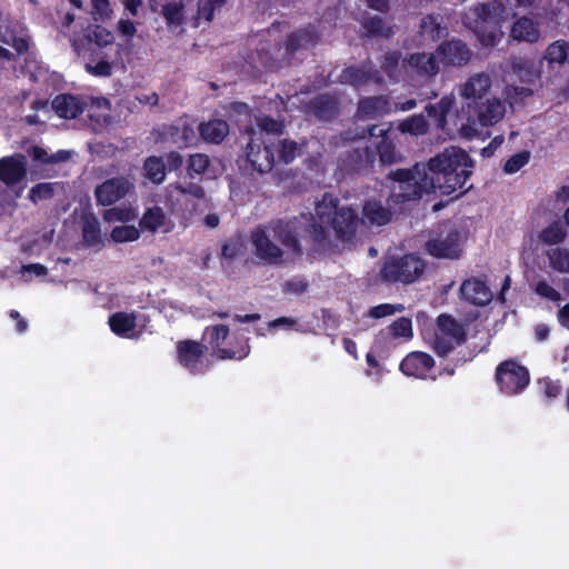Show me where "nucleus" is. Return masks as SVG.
Returning a JSON list of instances; mask_svg holds the SVG:
<instances>
[{"label": "nucleus", "instance_id": "obj_1", "mask_svg": "<svg viewBox=\"0 0 569 569\" xmlns=\"http://www.w3.org/2000/svg\"><path fill=\"white\" fill-rule=\"evenodd\" d=\"M472 167L473 161L466 151L447 148L430 159L427 168L415 166L412 170L391 172L390 177L398 182L392 188V197L399 202L420 197L422 192L451 194L465 187Z\"/></svg>", "mask_w": 569, "mask_h": 569}, {"label": "nucleus", "instance_id": "obj_2", "mask_svg": "<svg viewBox=\"0 0 569 569\" xmlns=\"http://www.w3.org/2000/svg\"><path fill=\"white\" fill-rule=\"evenodd\" d=\"M313 224L319 227L316 213L287 220H274L256 227L249 237L251 252L258 262L264 266L281 267L292 262L301 254L299 236L302 231L312 237Z\"/></svg>", "mask_w": 569, "mask_h": 569}, {"label": "nucleus", "instance_id": "obj_3", "mask_svg": "<svg viewBox=\"0 0 569 569\" xmlns=\"http://www.w3.org/2000/svg\"><path fill=\"white\" fill-rule=\"evenodd\" d=\"M316 217L319 229L313 224L312 237L317 243L330 241L335 234L342 242H350L361 223L370 226H385L391 220V211L380 200L370 199L362 208V220L356 211L349 207L338 208L337 199L326 194L316 203Z\"/></svg>", "mask_w": 569, "mask_h": 569}, {"label": "nucleus", "instance_id": "obj_4", "mask_svg": "<svg viewBox=\"0 0 569 569\" xmlns=\"http://www.w3.org/2000/svg\"><path fill=\"white\" fill-rule=\"evenodd\" d=\"M501 0L483 1L465 13L463 24L470 29L483 47H495L503 37L501 28L506 20Z\"/></svg>", "mask_w": 569, "mask_h": 569}, {"label": "nucleus", "instance_id": "obj_5", "mask_svg": "<svg viewBox=\"0 0 569 569\" xmlns=\"http://www.w3.org/2000/svg\"><path fill=\"white\" fill-rule=\"evenodd\" d=\"M476 114L475 119L470 117L459 118V133L461 137L471 139L478 134L477 123L482 127L495 126L500 122L507 112V103L500 98H488L483 101L476 102L473 106Z\"/></svg>", "mask_w": 569, "mask_h": 569}, {"label": "nucleus", "instance_id": "obj_6", "mask_svg": "<svg viewBox=\"0 0 569 569\" xmlns=\"http://www.w3.org/2000/svg\"><path fill=\"white\" fill-rule=\"evenodd\" d=\"M466 338V330L462 325L458 323L448 315H440L437 319V329L432 339L433 350L446 356L453 348L461 345Z\"/></svg>", "mask_w": 569, "mask_h": 569}, {"label": "nucleus", "instance_id": "obj_7", "mask_svg": "<svg viewBox=\"0 0 569 569\" xmlns=\"http://www.w3.org/2000/svg\"><path fill=\"white\" fill-rule=\"evenodd\" d=\"M425 269L423 261L415 254L387 261L382 268V278L387 281L409 284L418 280Z\"/></svg>", "mask_w": 569, "mask_h": 569}, {"label": "nucleus", "instance_id": "obj_8", "mask_svg": "<svg viewBox=\"0 0 569 569\" xmlns=\"http://www.w3.org/2000/svg\"><path fill=\"white\" fill-rule=\"evenodd\" d=\"M496 381L506 395L521 392L530 381L527 368L515 361H505L496 370Z\"/></svg>", "mask_w": 569, "mask_h": 569}, {"label": "nucleus", "instance_id": "obj_9", "mask_svg": "<svg viewBox=\"0 0 569 569\" xmlns=\"http://www.w3.org/2000/svg\"><path fill=\"white\" fill-rule=\"evenodd\" d=\"M426 249L435 258L457 259L462 251L461 236L457 230L449 229L429 239Z\"/></svg>", "mask_w": 569, "mask_h": 569}, {"label": "nucleus", "instance_id": "obj_10", "mask_svg": "<svg viewBox=\"0 0 569 569\" xmlns=\"http://www.w3.org/2000/svg\"><path fill=\"white\" fill-rule=\"evenodd\" d=\"M133 189V182L124 177L111 178L97 186L94 196L98 204L111 206Z\"/></svg>", "mask_w": 569, "mask_h": 569}, {"label": "nucleus", "instance_id": "obj_11", "mask_svg": "<svg viewBox=\"0 0 569 569\" xmlns=\"http://www.w3.org/2000/svg\"><path fill=\"white\" fill-rule=\"evenodd\" d=\"M209 333V343L211 345L214 355L221 359H243L246 358L250 352V347L246 342L241 345V347L238 350H231L221 348V345L224 342L227 337L229 336V328L224 325H218L213 326L212 328L208 329Z\"/></svg>", "mask_w": 569, "mask_h": 569}, {"label": "nucleus", "instance_id": "obj_12", "mask_svg": "<svg viewBox=\"0 0 569 569\" xmlns=\"http://www.w3.org/2000/svg\"><path fill=\"white\" fill-rule=\"evenodd\" d=\"M178 360L181 366L191 372H202L208 366L204 363L206 347L196 341H182L177 347Z\"/></svg>", "mask_w": 569, "mask_h": 569}, {"label": "nucleus", "instance_id": "obj_13", "mask_svg": "<svg viewBox=\"0 0 569 569\" xmlns=\"http://www.w3.org/2000/svg\"><path fill=\"white\" fill-rule=\"evenodd\" d=\"M437 57L445 67H461L469 62L471 51L462 41L450 40L438 47Z\"/></svg>", "mask_w": 569, "mask_h": 569}, {"label": "nucleus", "instance_id": "obj_14", "mask_svg": "<svg viewBox=\"0 0 569 569\" xmlns=\"http://www.w3.org/2000/svg\"><path fill=\"white\" fill-rule=\"evenodd\" d=\"M439 57L436 53H415L401 62V68L409 74L433 77L439 72Z\"/></svg>", "mask_w": 569, "mask_h": 569}, {"label": "nucleus", "instance_id": "obj_15", "mask_svg": "<svg viewBox=\"0 0 569 569\" xmlns=\"http://www.w3.org/2000/svg\"><path fill=\"white\" fill-rule=\"evenodd\" d=\"M247 157L251 164L260 172L271 170L274 163V154L269 146L260 148V138H256V130H250V141L247 146Z\"/></svg>", "mask_w": 569, "mask_h": 569}, {"label": "nucleus", "instance_id": "obj_16", "mask_svg": "<svg viewBox=\"0 0 569 569\" xmlns=\"http://www.w3.org/2000/svg\"><path fill=\"white\" fill-rule=\"evenodd\" d=\"M435 361L431 356L425 352H412L400 363V370L408 377L426 379L432 370Z\"/></svg>", "mask_w": 569, "mask_h": 569}, {"label": "nucleus", "instance_id": "obj_17", "mask_svg": "<svg viewBox=\"0 0 569 569\" xmlns=\"http://www.w3.org/2000/svg\"><path fill=\"white\" fill-rule=\"evenodd\" d=\"M491 84L492 81L489 74L483 72L476 73L460 84L459 94L461 98L476 103L489 92Z\"/></svg>", "mask_w": 569, "mask_h": 569}, {"label": "nucleus", "instance_id": "obj_18", "mask_svg": "<svg viewBox=\"0 0 569 569\" xmlns=\"http://www.w3.org/2000/svg\"><path fill=\"white\" fill-rule=\"evenodd\" d=\"M142 230L156 233H168L174 228L173 221L164 213L161 207L147 209L139 222Z\"/></svg>", "mask_w": 569, "mask_h": 569}, {"label": "nucleus", "instance_id": "obj_19", "mask_svg": "<svg viewBox=\"0 0 569 569\" xmlns=\"http://www.w3.org/2000/svg\"><path fill=\"white\" fill-rule=\"evenodd\" d=\"M26 158L21 154L0 159V180L11 186L19 183L27 173Z\"/></svg>", "mask_w": 569, "mask_h": 569}, {"label": "nucleus", "instance_id": "obj_20", "mask_svg": "<svg viewBox=\"0 0 569 569\" xmlns=\"http://www.w3.org/2000/svg\"><path fill=\"white\" fill-rule=\"evenodd\" d=\"M460 296L463 300L476 306H485L492 299L490 289L482 280L477 278H471L462 282L460 286Z\"/></svg>", "mask_w": 569, "mask_h": 569}, {"label": "nucleus", "instance_id": "obj_21", "mask_svg": "<svg viewBox=\"0 0 569 569\" xmlns=\"http://www.w3.org/2000/svg\"><path fill=\"white\" fill-rule=\"evenodd\" d=\"M510 38L517 42L536 43L541 39V30L536 21L521 17L512 23Z\"/></svg>", "mask_w": 569, "mask_h": 569}, {"label": "nucleus", "instance_id": "obj_22", "mask_svg": "<svg viewBox=\"0 0 569 569\" xmlns=\"http://www.w3.org/2000/svg\"><path fill=\"white\" fill-rule=\"evenodd\" d=\"M86 101L72 94H59L52 101V108L60 118L74 119L83 112Z\"/></svg>", "mask_w": 569, "mask_h": 569}, {"label": "nucleus", "instance_id": "obj_23", "mask_svg": "<svg viewBox=\"0 0 569 569\" xmlns=\"http://www.w3.org/2000/svg\"><path fill=\"white\" fill-rule=\"evenodd\" d=\"M392 107L383 97L367 98L360 101L358 116L360 118H377L391 112Z\"/></svg>", "mask_w": 569, "mask_h": 569}, {"label": "nucleus", "instance_id": "obj_24", "mask_svg": "<svg viewBox=\"0 0 569 569\" xmlns=\"http://www.w3.org/2000/svg\"><path fill=\"white\" fill-rule=\"evenodd\" d=\"M200 136L210 143H220L229 134V124L222 119H211L199 126Z\"/></svg>", "mask_w": 569, "mask_h": 569}, {"label": "nucleus", "instance_id": "obj_25", "mask_svg": "<svg viewBox=\"0 0 569 569\" xmlns=\"http://www.w3.org/2000/svg\"><path fill=\"white\" fill-rule=\"evenodd\" d=\"M109 326L111 331L119 337H136V316L133 313L116 312L110 316Z\"/></svg>", "mask_w": 569, "mask_h": 569}, {"label": "nucleus", "instance_id": "obj_26", "mask_svg": "<svg viewBox=\"0 0 569 569\" xmlns=\"http://www.w3.org/2000/svg\"><path fill=\"white\" fill-rule=\"evenodd\" d=\"M340 81L360 88L370 82L380 83L381 78L365 68H347L340 74Z\"/></svg>", "mask_w": 569, "mask_h": 569}, {"label": "nucleus", "instance_id": "obj_27", "mask_svg": "<svg viewBox=\"0 0 569 569\" xmlns=\"http://www.w3.org/2000/svg\"><path fill=\"white\" fill-rule=\"evenodd\" d=\"M549 66L569 62V41L557 40L550 43L543 54Z\"/></svg>", "mask_w": 569, "mask_h": 569}, {"label": "nucleus", "instance_id": "obj_28", "mask_svg": "<svg viewBox=\"0 0 569 569\" xmlns=\"http://www.w3.org/2000/svg\"><path fill=\"white\" fill-rule=\"evenodd\" d=\"M549 267L559 273H569V249L556 247L546 252Z\"/></svg>", "mask_w": 569, "mask_h": 569}, {"label": "nucleus", "instance_id": "obj_29", "mask_svg": "<svg viewBox=\"0 0 569 569\" xmlns=\"http://www.w3.org/2000/svg\"><path fill=\"white\" fill-rule=\"evenodd\" d=\"M137 216V209L131 206H123L106 210L102 218L108 223L122 222L124 224L136 220Z\"/></svg>", "mask_w": 569, "mask_h": 569}, {"label": "nucleus", "instance_id": "obj_30", "mask_svg": "<svg viewBox=\"0 0 569 569\" xmlns=\"http://www.w3.org/2000/svg\"><path fill=\"white\" fill-rule=\"evenodd\" d=\"M398 129L412 136L425 134L428 131V121L422 114H415L399 122Z\"/></svg>", "mask_w": 569, "mask_h": 569}, {"label": "nucleus", "instance_id": "obj_31", "mask_svg": "<svg viewBox=\"0 0 569 569\" xmlns=\"http://www.w3.org/2000/svg\"><path fill=\"white\" fill-rule=\"evenodd\" d=\"M144 176L154 183H161L166 178L163 158L149 157L143 164Z\"/></svg>", "mask_w": 569, "mask_h": 569}, {"label": "nucleus", "instance_id": "obj_32", "mask_svg": "<svg viewBox=\"0 0 569 569\" xmlns=\"http://www.w3.org/2000/svg\"><path fill=\"white\" fill-rule=\"evenodd\" d=\"M140 237V229L134 224L116 226L110 233V238L116 243L132 242Z\"/></svg>", "mask_w": 569, "mask_h": 569}, {"label": "nucleus", "instance_id": "obj_33", "mask_svg": "<svg viewBox=\"0 0 569 569\" xmlns=\"http://www.w3.org/2000/svg\"><path fill=\"white\" fill-rule=\"evenodd\" d=\"M183 0L170 2L163 6L162 14L168 26H180L184 20Z\"/></svg>", "mask_w": 569, "mask_h": 569}, {"label": "nucleus", "instance_id": "obj_34", "mask_svg": "<svg viewBox=\"0 0 569 569\" xmlns=\"http://www.w3.org/2000/svg\"><path fill=\"white\" fill-rule=\"evenodd\" d=\"M566 237L567 232L559 222H553L549 224L539 233V239L545 244L549 246L562 242L566 239Z\"/></svg>", "mask_w": 569, "mask_h": 569}, {"label": "nucleus", "instance_id": "obj_35", "mask_svg": "<svg viewBox=\"0 0 569 569\" xmlns=\"http://www.w3.org/2000/svg\"><path fill=\"white\" fill-rule=\"evenodd\" d=\"M83 240L89 246H96L100 243V223L94 217H86L82 226Z\"/></svg>", "mask_w": 569, "mask_h": 569}, {"label": "nucleus", "instance_id": "obj_36", "mask_svg": "<svg viewBox=\"0 0 569 569\" xmlns=\"http://www.w3.org/2000/svg\"><path fill=\"white\" fill-rule=\"evenodd\" d=\"M90 117L99 123H106L110 119V102L104 98L91 100Z\"/></svg>", "mask_w": 569, "mask_h": 569}, {"label": "nucleus", "instance_id": "obj_37", "mask_svg": "<svg viewBox=\"0 0 569 569\" xmlns=\"http://www.w3.org/2000/svg\"><path fill=\"white\" fill-rule=\"evenodd\" d=\"M301 148L295 141L289 139L280 140L277 144L279 160L288 163L300 154Z\"/></svg>", "mask_w": 569, "mask_h": 569}, {"label": "nucleus", "instance_id": "obj_38", "mask_svg": "<svg viewBox=\"0 0 569 569\" xmlns=\"http://www.w3.org/2000/svg\"><path fill=\"white\" fill-rule=\"evenodd\" d=\"M34 160L42 163H57L68 160L71 157L70 151L59 150L56 153L49 154L47 150L36 147L33 148Z\"/></svg>", "mask_w": 569, "mask_h": 569}, {"label": "nucleus", "instance_id": "obj_39", "mask_svg": "<svg viewBox=\"0 0 569 569\" xmlns=\"http://www.w3.org/2000/svg\"><path fill=\"white\" fill-rule=\"evenodd\" d=\"M420 27L422 36H428L431 40L440 39L446 33L437 18L432 16L425 17Z\"/></svg>", "mask_w": 569, "mask_h": 569}, {"label": "nucleus", "instance_id": "obj_40", "mask_svg": "<svg viewBox=\"0 0 569 569\" xmlns=\"http://www.w3.org/2000/svg\"><path fill=\"white\" fill-rule=\"evenodd\" d=\"M88 39H89V41L93 42L98 47L103 48V47L110 46L113 42L114 37L110 30H108L101 26H96L89 32Z\"/></svg>", "mask_w": 569, "mask_h": 569}, {"label": "nucleus", "instance_id": "obj_41", "mask_svg": "<svg viewBox=\"0 0 569 569\" xmlns=\"http://www.w3.org/2000/svg\"><path fill=\"white\" fill-rule=\"evenodd\" d=\"M91 14L94 21H107L112 17V9L109 0H91Z\"/></svg>", "mask_w": 569, "mask_h": 569}, {"label": "nucleus", "instance_id": "obj_42", "mask_svg": "<svg viewBox=\"0 0 569 569\" xmlns=\"http://www.w3.org/2000/svg\"><path fill=\"white\" fill-rule=\"evenodd\" d=\"M403 310H405V306L401 305V303H396V305L382 303V305H378V306L372 307L369 310L368 315L371 318L380 319V318H385V317H388V316H392L395 313H400Z\"/></svg>", "mask_w": 569, "mask_h": 569}, {"label": "nucleus", "instance_id": "obj_43", "mask_svg": "<svg viewBox=\"0 0 569 569\" xmlns=\"http://www.w3.org/2000/svg\"><path fill=\"white\" fill-rule=\"evenodd\" d=\"M390 332L395 338H411L412 323L409 318L401 317L390 326Z\"/></svg>", "mask_w": 569, "mask_h": 569}, {"label": "nucleus", "instance_id": "obj_44", "mask_svg": "<svg viewBox=\"0 0 569 569\" xmlns=\"http://www.w3.org/2000/svg\"><path fill=\"white\" fill-rule=\"evenodd\" d=\"M535 292L549 301L559 302L561 293L555 289L547 280H539L535 286Z\"/></svg>", "mask_w": 569, "mask_h": 569}, {"label": "nucleus", "instance_id": "obj_45", "mask_svg": "<svg viewBox=\"0 0 569 569\" xmlns=\"http://www.w3.org/2000/svg\"><path fill=\"white\" fill-rule=\"evenodd\" d=\"M532 91L523 87L507 86L503 90V97L508 101L509 106L522 101L527 97L531 96Z\"/></svg>", "mask_w": 569, "mask_h": 569}, {"label": "nucleus", "instance_id": "obj_46", "mask_svg": "<svg viewBox=\"0 0 569 569\" xmlns=\"http://www.w3.org/2000/svg\"><path fill=\"white\" fill-rule=\"evenodd\" d=\"M455 103V98L452 96H446L440 99L437 104H429L426 108V111L429 116L440 117L441 119L447 114V112L452 108Z\"/></svg>", "mask_w": 569, "mask_h": 569}, {"label": "nucleus", "instance_id": "obj_47", "mask_svg": "<svg viewBox=\"0 0 569 569\" xmlns=\"http://www.w3.org/2000/svg\"><path fill=\"white\" fill-rule=\"evenodd\" d=\"M257 124H258L259 131H256V138H259L258 136H261L263 132L267 134L279 133L282 129L281 122H278L268 117L258 118Z\"/></svg>", "mask_w": 569, "mask_h": 569}, {"label": "nucleus", "instance_id": "obj_48", "mask_svg": "<svg viewBox=\"0 0 569 569\" xmlns=\"http://www.w3.org/2000/svg\"><path fill=\"white\" fill-rule=\"evenodd\" d=\"M399 57L397 53H388L385 57L382 68L388 73L389 78L392 80H398L401 72L399 69Z\"/></svg>", "mask_w": 569, "mask_h": 569}, {"label": "nucleus", "instance_id": "obj_49", "mask_svg": "<svg viewBox=\"0 0 569 569\" xmlns=\"http://www.w3.org/2000/svg\"><path fill=\"white\" fill-rule=\"evenodd\" d=\"M209 166V158L203 153H196L190 156L188 161V170L191 173L201 174Z\"/></svg>", "mask_w": 569, "mask_h": 569}, {"label": "nucleus", "instance_id": "obj_50", "mask_svg": "<svg viewBox=\"0 0 569 569\" xmlns=\"http://www.w3.org/2000/svg\"><path fill=\"white\" fill-rule=\"evenodd\" d=\"M529 161V153L528 152H520L517 154H513L503 167V170L506 173H515L518 170H520L525 164H527Z\"/></svg>", "mask_w": 569, "mask_h": 569}, {"label": "nucleus", "instance_id": "obj_51", "mask_svg": "<svg viewBox=\"0 0 569 569\" xmlns=\"http://www.w3.org/2000/svg\"><path fill=\"white\" fill-rule=\"evenodd\" d=\"M368 368L366 375L375 381H379L385 373V369L379 365L376 358L369 352L366 357Z\"/></svg>", "mask_w": 569, "mask_h": 569}, {"label": "nucleus", "instance_id": "obj_52", "mask_svg": "<svg viewBox=\"0 0 569 569\" xmlns=\"http://www.w3.org/2000/svg\"><path fill=\"white\" fill-rule=\"evenodd\" d=\"M224 0H204L199 4L198 14L200 18H203L207 21H210L213 17V11L216 8L222 6Z\"/></svg>", "mask_w": 569, "mask_h": 569}, {"label": "nucleus", "instance_id": "obj_53", "mask_svg": "<svg viewBox=\"0 0 569 569\" xmlns=\"http://www.w3.org/2000/svg\"><path fill=\"white\" fill-rule=\"evenodd\" d=\"M242 241L239 238L228 240L222 247V256L227 259H233L242 252Z\"/></svg>", "mask_w": 569, "mask_h": 569}, {"label": "nucleus", "instance_id": "obj_54", "mask_svg": "<svg viewBox=\"0 0 569 569\" xmlns=\"http://www.w3.org/2000/svg\"><path fill=\"white\" fill-rule=\"evenodd\" d=\"M117 31L121 37L130 42L137 33V26L129 19H120L117 23Z\"/></svg>", "mask_w": 569, "mask_h": 569}, {"label": "nucleus", "instance_id": "obj_55", "mask_svg": "<svg viewBox=\"0 0 569 569\" xmlns=\"http://www.w3.org/2000/svg\"><path fill=\"white\" fill-rule=\"evenodd\" d=\"M53 188L50 183H39L30 190V199L33 202L48 199L52 196Z\"/></svg>", "mask_w": 569, "mask_h": 569}, {"label": "nucleus", "instance_id": "obj_56", "mask_svg": "<svg viewBox=\"0 0 569 569\" xmlns=\"http://www.w3.org/2000/svg\"><path fill=\"white\" fill-rule=\"evenodd\" d=\"M378 152L382 163L391 164L396 161L393 146L386 139H383L381 143L378 146Z\"/></svg>", "mask_w": 569, "mask_h": 569}, {"label": "nucleus", "instance_id": "obj_57", "mask_svg": "<svg viewBox=\"0 0 569 569\" xmlns=\"http://www.w3.org/2000/svg\"><path fill=\"white\" fill-rule=\"evenodd\" d=\"M512 71L519 77L520 80H529V68L530 64L522 58L516 57L511 60Z\"/></svg>", "mask_w": 569, "mask_h": 569}, {"label": "nucleus", "instance_id": "obj_58", "mask_svg": "<svg viewBox=\"0 0 569 569\" xmlns=\"http://www.w3.org/2000/svg\"><path fill=\"white\" fill-rule=\"evenodd\" d=\"M539 385L547 398H556L561 393L562 388L557 381L546 378L540 380Z\"/></svg>", "mask_w": 569, "mask_h": 569}, {"label": "nucleus", "instance_id": "obj_59", "mask_svg": "<svg viewBox=\"0 0 569 569\" xmlns=\"http://www.w3.org/2000/svg\"><path fill=\"white\" fill-rule=\"evenodd\" d=\"M86 71L96 77H109L111 74V64L108 61H100L97 64L87 63Z\"/></svg>", "mask_w": 569, "mask_h": 569}, {"label": "nucleus", "instance_id": "obj_60", "mask_svg": "<svg viewBox=\"0 0 569 569\" xmlns=\"http://www.w3.org/2000/svg\"><path fill=\"white\" fill-rule=\"evenodd\" d=\"M269 328L271 330L277 328H283L286 330H297L302 331V329L297 325V321L292 318L281 317L278 319L272 320L269 323Z\"/></svg>", "mask_w": 569, "mask_h": 569}, {"label": "nucleus", "instance_id": "obj_61", "mask_svg": "<svg viewBox=\"0 0 569 569\" xmlns=\"http://www.w3.org/2000/svg\"><path fill=\"white\" fill-rule=\"evenodd\" d=\"M163 161H164L166 170H169V171L179 169L183 163V159H182L181 154L178 152L168 153L164 157Z\"/></svg>", "mask_w": 569, "mask_h": 569}, {"label": "nucleus", "instance_id": "obj_62", "mask_svg": "<svg viewBox=\"0 0 569 569\" xmlns=\"http://www.w3.org/2000/svg\"><path fill=\"white\" fill-rule=\"evenodd\" d=\"M365 27L368 30V32H370L372 34H382L383 33L381 19H379L377 17L370 19L365 24Z\"/></svg>", "mask_w": 569, "mask_h": 569}, {"label": "nucleus", "instance_id": "obj_63", "mask_svg": "<svg viewBox=\"0 0 569 569\" xmlns=\"http://www.w3.org/2000/svg\"><path fill=\"white\" fill-rule=\"evenodd\" d=\"M21 272H30L36 276H44L47 273V268L40 263H32L28 266H22Z\"/></svg>", "mask_w": 569, "mask_h": 569}, {"label": "nucleus", "instance_id": "obj_64", "mask_svg": "<svg viewBox=\"0 0 569 569\" xmlns=\"http://www.w3.org/2000/svg\"><path fill=\"white\" fill-rule=\"evenodd\" d=\"M558 320L562 327L569 330V303L559 310Z\"/></svg>", "mask_w": 569, "mask_h": 569}]
</instances>
